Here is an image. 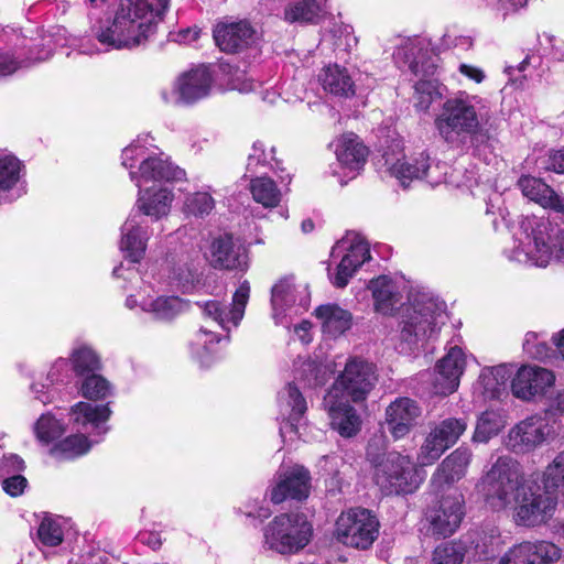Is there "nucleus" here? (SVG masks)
Masks as SVG:
<instances>
[{
    "label": "nucleus",
    "mask_w": 564,
    "mask_h": 564,
    "mask_svg": "<svg viewBox=\"0 0 564 564\" xmlns=\"http://www.w3.org/2000/svg\"><path fill=\"white\" fill-rule=\"evenodd\" d=\"M485 500L494 509L512 506L518 525L535 528L547 523L557 506V497L533 476L523 478L519 464L500 456L479 484Z\"/></svg>",
    "instance_id": "f257e3e1"
},
{
    "label": "nucleus",
    "mask_w": 564,
    "mask_h": 564,
    "mask_svg": "<svg viewBox=\"0 0 564 564\" xmlns=\"http://www.w3.org/2000/svg\"><path fill=\"white\" fill-rule=\"evenodd\" d=\"M490 118L478 96L459 91L443 102L434 126L449 149L467 153L490 139Z\"/></svg>",
    "instance_id": "f03ea898"
},
{
    "label": "nucleus",
    "mask_w": 564,
    "mask_h": 564,
    "mask_svg": "<svg viewBox=\"0 0 564 564\" xmlns=\"http://www.w3.org/2000/svg\"><path fill=\"white\" fill-rule=\"evenodd\" d=\"M148 138L139 137L122 150L121 164L130 170V178L138 188L160 187L171 181L182 180L185 172L173 165L163 154L148 148Z\"/></svg>",
    "instance_id": "7ed1b4c3"
},
{
    "label": "nucleus",
    "mask_w": 564,
    "mask_h": 564,
    "mask_svg": "<svg viewBox=\"0 0 564 564\" xmlns=\"http://www.w3.org/2000/svg\"><path fill=\"white\" fill-rule=\"evenodd\" d=\"M446 305L443 301L427 294L414 297L413 302L402 308L400 338L412 346L433 337L446 323Z\"/></svg>",
    "instance_id": "20e7f679"
},
{
    "label": "nucleus",
    "mask_w": 564,
    "mask_h": 564,
    "mask_svg": "<svg viewBox=\"0 0 564 564\" xmlns=\"http://www.w3.org/2000/svg\"><path fill=\"white\" fill-rule=\"evenodd\" d=\"M549 227L550 223L544 219L523 220L520 237L514 240L512 249L505 250L506 257L521 264L545 268L553 254Z\"/></svg>",
    "instance_id": "39448f33"
},
{
    "label": "nucleus",
    "mask_w": 564,
    "mask_h": 564,
    "mask_svg": "<svg viewBox=\"0 0 564 564\" xmlns=\"http://www.w3.org/2000/svg\"><path fill=\"white\" fill-rule=\"evenodd\" d=\"M264 545L280 554L295 553L310 542L312 525L303 513L276 516L264 529Z\"/></svg>",
    "instance_id": "423d86ee"
},
{
    "label": "nucleus",
    "mask_w": 564,
    "mask_h": 564,
    "mask_svg": "<svg viewBox=\"0 0 564 564\" xmlns=\"http://www.w3.org/2000/svg\"><path fill=\"white\" fill-rule=\"evenodd\" d=\"M373 479L386 496L412 494L422 482L411 457L399 452L387 455L383 464L375 469Z\"/></svg>",
    "instance_id": "0eeeda50"
},
{
    "label": "nucleus",
    "mask_w": 564,
    "mask_h": 564,
    "mask_svg": "<svg viewBox=\"0 0 564 564\" xmlns=\"http://www.w3.org/2000/svg\"><path fill=\"white\" fill-rule=\"evenodd\" d=\"M378 381L376 366L365 359L349 358L326 394L355 403L364 402Z\"/></svg>",
    "instance_id": "6e6552de"
},
{
    "label": "nucleus",
    "mask_w": 564,
    "mask_h": 564,
    "mask_svg": "<svg viewBox=\"0 0 564 564\" xmlns=\"http://www.w3.org/2000/svg\"><path fill=\"white\" fill-rule=\"evenodd\" d=\"M386 172L394 177L400 185L406 187L412 181L423 180L431 185H437L444 181V164L431 162L430 155L421 152L416 155L406 156L394 153H384Z\"/></svg>",
    "instance_id": "1a4fd4ad"
},
{
    "label": "nucleus",
    "mask_w": 564,
    "mask_h": 564,
    "mask_svg": "<svg viewBox=\"0 0 564 564\" xmlns=\"http://www.w3.org/2000/svg\"><path fill=\"white\" fill-rule=\"evenodd\" d=\"M378 534L379 521L368 509H349L341 512L336 521L335 536L346 546L367 550Z\"/></svg>",
    "instance_id": "9d476101"
},
{
    "label": "nucleus",
    "mask_w": 564,
    "mask_h": 564,
    "mask_svg": "<svg viewBox=\"0 0 564 564\" xmlns=\"http://www.w3.org/2000/svg\"><path fill=\"white\" fill-rule=\"evenodd\" d=\"M130 10L128 7L117 8L113 18L99 28L96 36L101 44L115 50H131L151 36L142 31L140 24L130 20Z\"/></svg>",
    "instance_id": "9b49d317"
},
{
    "label": "nucleus",
    "mask_w": 564,
    "mask_h": 564,
    "mask_svg": "<svg viewBox=\"0 0 564 564\" xmlns=\"http://www.w3.org/2000/svg\"><path fill=\"white\" fill-rule=\"evenodd\" d=\"M467 429L464 417H448L431 429L417 454V460L422 466L435 463L443 453L452 447Z\"/></svg>",
    "instance_id": "f8f14e48"
},
{
    "label": "nucleus",
    "mask_w": 564,
    "mask_h": 564,
    "mask_svg": "<svg viewBox=\"0 0 564 564\" xmlns=\"http://www.w3.org/2000/svg\"><path fill=\"white\" fill-rule=\"evenodd\" d=\"M343 250H346V253L338 263L335 275L328 273L336 288H345L358 268L371 258L369 245L357 234H348L338 241L332 250V256Z\"/></svg>",
    "instance_id": "ddd939ff"
},
{
    "label": "nucleus",
    "mask_w": 564,
    "mask_h": 564,
    "mask_svg": "<svg viewBox=\"0 0 564 564\" xmlns=\"http://www.w3.org/2000/svg\"><path fill=\"white\" fill-rule=\"evenodd\" d=\"M464 498L459 494L442 497L425 513L429 531L436 538H447L456 532L464 518Z\"/></svg>",
    "instance_id": "4468645a"
},
{
    "label": "nucleus",
    "mask_w": 564,
    "mask_h": 564,
    "mask_svg": "<svg viewBox=\"0 0 564 564\" xmlns=\"http://www.w3.org/2000/svg\"><path fill=\"white\" fill-rule=\"evenodd\" d=\"M552 434L553 426L546 417L532 415L509 431L506 445L514 453H529L546 442Z\"/></svg>",
    "instance_id": "2eb2a0df"
},
{
    "label": "nucleus",
    "mask_w": 564,
    "mask_h": 564,
    "mask_svg": "<svg viewBox=\"0 0 564 564\" xmlns=\"http://www.w3.org/2000/svg\"><path fill=\"white\" fill-rule=\"evenodd\" d=\"M555 383L552 370L536 366L523 365L511 380L512 394L522 401H532L543 397Z\"/></svg>",
    "instance_id": "dca6fc26"
},
{
    "label": "nucleus",
    "mask_w": 564,
    "mask_h": 564,
    "mask_svg": "<svg viewBox=\"0 0 564 564\" xmlns=\"http://www.w3.org/2000/svg\"><path fill=\"white\" fill-rule=\"evenodd\" d=\"M398 64L408 67L416 76L433 75L436 64L430 42L424 39H404L398 45L394 54Z\"/></svg>",
    "instance_id": "f3484780"
},
{
    "label": "nucleus",
    "mask_w": 564,
    "mask_h": 564,
    "mask_svg": "<svg viewBox=\"0 0 564 564\" xmlns=\"http://www.w3.org/2000/svg\"><path fill=\"white\" fill-rule=\"evenodd\" d=\"M422 415L419 403L408 397H400L386 409L383 426L397 441L405 437L417 424Z\"/></svg>",
    "instance_id": "a211bd4d"
},
{
    "label": "nucleus",
    "mask_w": 564,
    "mask_h": 564,
    "mask_svg": "<svg viewBox=\"0 0 564 564\" xmlns=\"http://www.w3.org/2000/svg\"><path fill=\"white\" fill-rule=\"evenodd\" d=\"M249 296L250 284L245 280L234 293L230 308L218 301H208L198 305L206 317L215 321L223 329L229 330L230 325L237 327L242 319Z\"/></svg>",
    "instance_id": "6ab92c4d"
},
{
    "label": "nucleus",
    "mask_w": 564,
    "mask_h": 564,
    "mask_svg": "<svg viewBox=\"0 0 564 564\" xmlns=\"http://www.w3.org/2000/svg\"><path fill=\"white\" fill-rule=\"evenodd\" d=\"M213 84V77L209 68L198 66L182 74L174 86L175 96L170 99L163 94L166 102L192 104L209 95Z\"/></svg>",
    "instance_id": "aec40b11"
},
{
    "label": "nucleus",
    "mask_w": 564,
    "mask_h": 564,
    "mask_svg": "<svg viewBox=\"0 0 564 564\" xmlns=\"http://www.w3.org/2000/svg\"><path fill=\"white\" fill-rule=\"evenodd\" d=\"M462 348L454 346L435 366L432 386L435 394L447 395L457 390L465 369Z\"/></svg>",
    "instance_id": "412c9836"
},
{
    "label": "nucleus",
    "mask_w": 564,
    "mask_h": 564,
    "mask_svg": "<svg viewBox=\"0 0 564 564\" xmlns=\"http://www.w3.org/2000/svg\"><path fill=\"white\" fill-rule=\"evenodd\" d=\"M311 489L310 471L303 466H294L280 474L271 488L270 499L278 505L286 499L303 500L308 497Z\"/></svg>",
    "instance_id": "4be33fe9"
},
{
    "label": "nucleus",
    "mask_w": 564,
    "mask_h": 564,
    "mask_svg": "<svg viewBox=\"0 0 564 564\" xmlns=\"http://www.w3.org/2000/svg\"><path fill=\"white\" fill-rule=\"evenodd\" d=\"M327 411L330 426L343 437L356 436L361 430V417L356 409L350 405L349 400L326 394L323 401Z\"/></svg>",
    "instance_id": "5701e85b"
},
{
    "label": "nucleus",
    "mask_w": 564,
    "mask_h": 564,
    "mask_svg": "<svg viewBox=\"0 0 564 564\" xmlns=\"http://www.w3.org/2000/svg\"><path fill=\"white\" fill-rule=\"evenodd\" d=\"M560 557L561 550L551 542H523L510 549L500 558L499 564H541L556 561Z\"/></svg>",
    "instance_id": "b1692460"
},
{
    "label": "nucleus",
    "mask_w": 564,
    "mask_h": 564,
    "mask_svg": "<svg viewBox=\"0 0 564 564\" xmlns=\"http://www.w3.org/2000/svg\"><path fill=\"white\" fill-rule=\"evenodd\" d=\"M246 250L234 242L232 236L224 235L214 239L209 248V264L219 270H247Z\"/></svg>",
    "instance_id": "393cba45"
},
{
    "label": "nucleus",
    "mask_w": 564,
    "mask_h": 564,
    "mask_svg": "<svg viewBox=\"0 0 564 564\" xmlns=\"http://www.w3.org/2000/svg\"><path fill=\"white\" fill-rule=\"evenodd\" d=\"M214 40L221 51L236 53L253 43L254 30L247 21L220 22L214 29Z\"/></svg>",
    "instance_id": "a878e982"
},
{
    "label": "nucleus",
    "mask_w": 564,
    "mask_h": 564,
    "mask_svg": "<svg viewBox=\"0 0 564 564\" xmlns=\"http://www.w3.org/2000/svg\"><path fill=\"white\" fill-rule=\"evenodd\" d=\"M522 194L529 199L538 203L543 208H550L555 213L564 226V197L560 196L542 180L533 176H522L518 181Z\"/></svg>",
    "instance_id": "bb28decb"
},
{
    "label": "nucleus",
    "mask_w": 564,
    "mask_h": 564,
    "mask_svg": "<svg viewBox=\"0 0 564 564\" xmlns=\"http://www.w3.org/2000/svg\"><path fill=\"white\" fill-rule=\"evenodd\" d=\"M280 414L285 421L280 427V433H297V423L307 410L306 400L299 388L289 383L279 393Z\"/></svg>",
    "instance_id": "cd10ccee"
},
{
    "label": "nucleus",
    "mask_w": 564,
    "mask_h": 564,
    "mask_svg": "<svg viewBox=\"0 0 564 564\" xmlns=\"http://www.w3.org/2000/svg\"><path fill=\"white\" fill-rule=\"evenodd\" d=\"M338 163L349 173L351 178L362 169L367 161L368 149L359 137L352 132L345 133L334 141Z\"/></svg>",
    "instance_id": "c85d7f7f"
},
{
    "label": "nucleus",
    "mask_w": 564,
    "mask_h": 564,
    "mask_svg": "<svg viewBox=\"0 0 564 564\" xmlns=\"http://www.w3.org/2000/svg\"><path fill=\"white\" fill-rule=\"evenodd\" d=\"M110 415L111 410L107 404L78 402L70 409V421L79 432L91 430L96 431L99 435L106 434L108 427L104 425Z\"/></svg>",
    "instance_id": "c756f323"
},
{
    "label": "nucleus",
    "mask_w": 564,
    "mask_h": 564,
    "mask_svg": "<svg viewBox=\"0 0 564 564\" xmlns=\"http://www.w3.org/2000/svg\"><path fill=\"white\" fill-rule=\"evenodd\" d=\"M148 234L143 228V218L131 213L121 227L120 249L132 263L139 262L147 249Z\"/></svg>",
    "instance_id": "7c9ffc66"
},
{
    "label": "nucleus",
    "mask_w": 564,
    "mask_h": 564,
    "mask_svg": "<svg viewBox=\"0 0 564 564\" xmlns=\"http://www.w3.org/2000/svg\"><path fill=\"white\" fill-rule=\"evenodd\" d=\"M471 452L466 447H458L445 457L432 475L431 482L436 488L452 485L460 480L471 462Z\"/></svg>",
    "instance_id": "2f4dec72"
},
{
    "label": "nucleus",
    "mask_w": 564,
    "mask_h": 564,
    "mask_svg": "<svg viewBox=\"0 0 564 564\" xmlns=\"http://www.w3.org/2000/svg\"><path fill=\"white\" fill-rule=\"evenodd\" d=\"M173 194L166 186L153 187L145 186L139 188L135 213H142L153 219H160L170 212Z\"/></svg>",
    "instance_id": "473e14b6"
},
{
    "label": "nucleus",
    "mask_w": 564,
    "mask_h": 564,
    "mask_svg": "<svg viewBox=\"0 0 564 564\" xmlns=\"http://www.w3.org/2000/svg\"><path fill=\"white\" fill-rule=\"evenodd\" d=\"M513 373L512 365H499L484 368L478 378L476 389L485 399H498L506 392L507 383Z\"/></svg>",
    "instance_id": "72a5a7b5"
},
{
    "label": "nucleus",
    "mask_w": 564,
    "mask_h": 564,
    "mask_svg": "<svg viewBox=\"0 0 564 564\" xmlns=\"http://www.w3.org/2000/svg\"><path fill=\"white\" fill-rule=\"evenodd\" d=\"M199 258L184 253L173 258L170 268V279L183 292L191 291L199 282Z\"/></svg>",
    "instance_id": "f704fd0d"
},
{
    "label": "nucleus",
    "mask_w": 564,
    "mask_h": 564,
    "mask_svg": "<svg viewBox=\"0 0 564 564\" xmlns=\"http://www.w3.org/2000/svg\"><path fill=\"white\" fill-rule=\"evenodd\" d=\"M315 316L321 321L323 333L337 337L352 325V315L337 304H324L315 310Z\"/></svg>",
    "instance_id": "c9c22d12"
},
{
    "label": "nucleus",
    "mask_w": 564,
    "mask_h": 564,
    "mask_svg": "<svg viewBox=\"0 0 564 564\" xmlns=\"http://www.w3.org/2000/svg\"><path fill=\"white\" fill-rule=\"evenodd\" d=\"M376 311L381 314H391L402 301L398 284L387 275L370 281Z\"/></svg>",
    "instance_id": "e433bc0d"
},
{
    "label": "nucleus",
    "mask_w": 564,
    "mask_h": 564,
    "mask_svg": "<svg viewBox=\"0 0 564 564\" xmlns=\"http://www.w3.org/2000/svg\"><path fill=\"white\" fill-rule=\"evenodd\" d=\"M128 7L130 10V20L140 24L143 32L153 35L155 33L156 23L161 19V14L166 8L160 7L158 3L155 8L148 0H120L118 8Z\"/></svg>",
    "instance_id": "4c0bfd02"
},
{
    "label": "nucleus",
    "mask_w": 564,
    "mask_h": 564,
    "mask_svg": "<svg viewBox=\"0 0 564 564\" xmlns=\"http://www.w3.org/2000/svg\"><path fill=\"white\" fill-rule=\"evenodd\" d=\"M318 78L323 88L335 96L350 97L355 94L351 76L345 67L337 64L323 68Z\"/></svg>",
    "instance_id": "58836bf2"
},
{
    "label": "nucleus",
    "mask_w": 564,
    "mask_h": 564,
    "mask_svg": "<svg viewBox=\"0 0 564 564\" xmlns=\"http://www.w3.org/2000/svg\"><path fill=\"white\" fill-rule=\"evenodd\" d=\"M304 293V286H296L291 279H283L271 290V304L273 318L276 324L281 323V316L297 301V293Z\"/></svg>",
    "instance_id": "ea45409f"
},
{
    "label": "nucleus",
    "mask_w": 564,
    "mask_h": 564,
    "mask_svg": "<svg viewBox=\"0 0 564 564\" xmlns=\"http://www.w3.org/2000/svg\"><path fill=\"white\" fill-rule=\"evenodd\" d=\"M184 302L177 296H159L145 299L141 302L140 308L150 314L153 319L169 322L175 318L183 310Z\"/></svg>",
    "instance_id": "a19ab883"
},
{
    "label": "nucleus",
    "mask_w": 564,
    "mask_h": 564,
    "mask_svg": "<svg viewBox=\"0 0 564 564\" xmlns=\"http://www.w3.org/2000/svg\"><path fill=\"white\" fill-rule=\"evenodd\" d=\"M323 17V9L316 0H302L284 9V20L289 23L316 24Z\"/></svg>",
    "instance_id": "79ce46f5"
},
{
    "label": "nucleus",
    "mask_w": 564,
    "mask_h": 564,
    "mask_svg": "<svg viewBox=\"0 0 564 564\" xmlns=\"http://www.w3.org/2000/svg\"><path fill=\"white\" fill-rule=\"evenodd\" d=\"M41 46L42 48L39 50L36 54H33L31 51V55L28 59L22 62L17 61L8 52H0V77L9 76L21 67H28L32 62L46 61L52 55L53 51L51 46V39L43 37Z\"/></svg>",
    "instance_id": "37998d69"
},
{
    "label": "nucleus",
    "mask_w": 564,
    "mask_h": 564,
    "mask_svg": "<svg viewBox=\"0 0 564 564\" xmlns=\"http://www.w3.org/2000/svg\"><path fill=\"white\" fill-rule=\"evenodd\" d=\"M90 447L91 443L84 434H75L55 444L51 455L58 460H70L88 453Z\"/></svg>",
    "instance_id": "c03bdc74"
},
{
    "label": "nucleus",
    "mask_w": 564,
    "mask_h": 564,
    "mask_svg": "<svg viewBox=\"0 0 564 564\" xmlns=\"http://www.w3.org/2000/svg\"><path fill=\"white\" fill-rule=\"evenodd\" d=\"M250 191L253 199L265 208L276 207L282 198L281 191L274 181L269 177L251 180Z\"/></svg>",
    "instance_id": "a18cd8bd"
},
{
    "label": "nucleus",
    "mask_w": 564,
    "mask_h": 564,
    "mask_svg": "<svg viewBox=\"0 0 564 564\" xmlns=\"http://www.w3.org/2000/svg\"><path fill=\"white\" fill-rule=\"evenodd\" d=\"M542 486L557 498L558 496L564 498V451L546 467Z\"/></svg>",
    "instance_id": "49530a36"
},
{
    "label": "nucleus",
    "mask_w": 564,
    "mask_h": 564,
    "mask_svg": "<svg viewBox=\"0 0 564 564\" xmlns=\"http://www.w3.org/2000/svg\"><path fill=\"white\" fill-rule=\"evenodd\" d=\"M73 369L77 376H86L100 369V360L95 350L88 346H79L72 354Z\"/></svg>",
    "instance_id": "de8ad7c7"
},
{
    "label": "nucleus",
    "mask_w": 564,
    "mask_h": 564,
    "mask_svg": "<svg viewBox=\"0 0 564 564\" xmlns=\"http://www.w3.org/2000/svg\"><path fill=\"white\" fill-rule=\"evenodd\" d=\"M83 377L80 392L84 398L101 400L111 394V386L102 376L91 372Z\"/></svg>",
    "instance_id": "09e8293b"
},
{
    "label": "nucleus",
    "mask_w": 564,
    "mask_h": 564,
    "mask_svg": "<svg viewBox=\"0 0 564 564\" xmlns=\"http://www.w3.org/2000/svg\"><path fill=\"white\" fill-rule=\"evenodd\" d=\"M438 83L434 79H421L414 86L415 107L427 110L431 104L441 97Z\"/></svg>",
    "instance_id": "8fccbe9b"
},
{
    "label": "nucleus",
    "mask_w": 564,
    "mask_h": 564,
    "mask_svg": "<svg viewBox=\"0 0 564 564\" xmlns=\"http://www.w3.org/2000/svg\"><path fill=\"white\" fill-rule=\"evenodd\" d=\"M523 350L529 357L539 360H546L553 354V349L547 344L545 336L534 332H528L525 334Z\"/></svg>",
    "instance_id": "3c124183"
},
{
    "label": "nucleus",
    "mask_w": 564,
    "mask_h": 564,
    "mask_svg": "<svg viewBox=\"0 0 564 564\" xmlns=\"http://www.w3.org/2000/svg\"><path fill=\"white\" fill-rule=\"evenodd\" d=\"M21 162L12 155L0 158V192L12 188L20 178Z\"/></svg>",
    "instance_id": "603ef678"
},
{
    "label": "nucleus",
    "mask_w": 564,
    "mask_h": 564,
    "mask_svg": "<svg viewBox=\"0 0 564 564\" xmlns=\"http://www.w3.org/2000/svg\"><path fill=\"white\" fill-rule=\"evenodd\" d=\"M464 556L465 547L462 543L446 542L434 550L432 564H460Z\"/></svg>",
    "instance_id": "864d4df0"
},
{
    "label": "nucleus",
    "mask_w": 564,
    "mask_h": 564,
    "mask_svg": "<svg viewBox=\"0 0 564 564\" xmlns=\"http://www.w3.org/2000/svg\"><path fill=\"white\" fill-rule=\"evenodd\" d=\"M36 437L43 443H50L64 433L63 424L50 414H43L34 426Z\"/></svg>",
    "instance_id": "5fc2aeb1"
},
{
    "label": "nucleus",
    "mask_w": 564,
    "mask_h": 564,
    "mask_svg": "<svg viewBox=\"0 0 564 564\" xmlns=\"http://www.w3.org/2000/svg\"><path fill=\"white\" fill-rule=\"evenodd\" d=\"M500 430V423L494 412H484L478 417L473 440L478 443H486Z\"/></svg>",
    "instance_id": "6e6d98bb"
},
{
    "label": "nucleus",
    "mask_w": 564,
    "mask_h": 564,
    "mask_svg": "<svg viewBox=\"0 0 564 564\" xmlns=\"http://www.w3.org/2000/svg\"><path fill=\"white\" fill-rule=\"evenodd\" d=\"M388 438L383 432L375 433L368 441L366 456L368 462L375 467V469L383 464L388 449Z\"/></svg>",
    "instance_id": "4d7b16f0"
},
{
    "label": "nucleus",
    "mask_w": 564,
    "mask_h": 564,
    "mask_svg": "<svg viewBox=\"0 0 564 564\" xmlns=\"http://www.w3.org/2000/svg\"><path fill=\"white\" fill-rule=\"evenodd\" d=\"M219 341L218 335L213 332L200 328L191 343L192 352L200 359L203 364L209 361L210 347L215 343Z\"/></svg>",
    "instance_id": "13d9d810"
},
{
    "label": "nucleus",
    "mask_w": 564,
    "mask_h": 564,
    "mask_svg": "<svg viewBox=\"0 0 564 564\" xmlns=\"http://www.w3.org/2000/svg\"><path fill=\"white\" fill-rule=\"evenodd\" d=\"M215 207V200L209 193L197 192L187 196L185 209L188 214L204 217L209 215Z\"/></svg>",
    "instance_id": "bf43d9fd"
},
{
    "label": "nucleus",
    "mask_w": 564,
    "mask_h": 564,
    "mask_svg": "<svg viewBox=\"0 0 564 564\" xmlns=\"http://www.w3.org/2000/svg\"><path fill=\"white\" fill-rule=\"evenodd\" d=\"M334 37V46L343 52H350L357 46L358 39L354 35V29L348 24H336L330 31Z\"/></svg>",
    "instance_id": "052dcab7"
},
{
    "label": "nucleus",
    "mask_w": 564,
    "mask_h": 564,
    "mask_svg": "<svg viewBox=\"0 0 564 564\" xmlns=\"http://www.w3.org/2000/svg\"><path fill=\"white\" fill-rule=\"evenodd\" d=\"M37 535L40 541L47 546H57L63 541V531L61 525L50 518L42 520L37 530Z\"/></svg>",
    "instance_id": "680f3d73"
},
{
    "label": "nucleus",
    "mask_w": 564,
    "mask_h": 564,
    "mask_svg": "<svg viewBox=\"0 0 564 564\" xmlns=\"http://www.w3.org/2000/svg\"><path fill=\"white\" fill-rule=\"evenodd\" d=\"M539 44L543 55L564 62V41H557L553 35L543 33L539 36Z\"/></svg>",
    "instance_id": "e2e57ef3"
},
{
    "label": "nucleus",
    "mask_w": 564,
    "mask_h": 564,
    "mask_svg": "<svg viewBox=\"0 0 564 564\" xmlns=\"http://www.w3.org/2000/svg\"><path fill=\"white\" fill-rule=\"evenodd\" d=\"M25 469L24 460L15 455H4L0 459V480H3V478H9L12 475L22 473Z\"/></svg>",
    "instance_id": "0e129e2a"
},
{
    "label": "nucleus",
    "mask_w": 564,
    "mask_h": 564,
    "mask_svg": "<svg viewBox=\"0 0 564 564\" xmlns=\"http://www.w3.org/2000/svg\"><path fill=\"white\" fill-rule=\"evenodd\" d=\"M273 153L274 148H271L270 152L267 153L261 142L253 143L252 152L248 158L247 169L252 171L259 164L264 165L269 163V160H274Z\"/></svg>",
    "instance_id": "69168bd1"
},
{
    "label": "nucleus",
    "mask_w": 564,
    "mask_h": 564,
    "mask_svg": "<svg viewBox=\"0 0 564 564\" xmlns=\"http://www.w3.org/2000/svg\"><path fill=\"white\" fill-rule=\"evenodd\" d=\"M69 377L68 361L64 358L57 359L47 372L48 384L62 383Z\"/></svg>",
    "instance_id": "338daca9"
},
{
    "label": "nucleus",
    "mask_w": 564,
    "mask_h": 564,
    "mask_svg": "<svg viewBox=\"0 0 564 564\" xmlns=\"http://www.w3.org/2000/svg\"><path fill=\"white\" fill-rule=\"evenodd\" d=\"M0 481L2 484V489L11 497L22 495L28 486V480L21 475V473L12 475L9 478H3V480Z\"/></svg>",
    "instance_id": "774afa93"
}]
</instances>
